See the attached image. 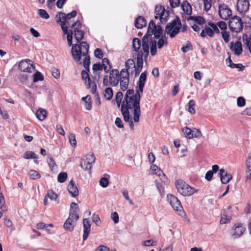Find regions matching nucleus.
<instances>
[{
  "label": "nucleus",
  "mask_w": 251,
  "mask_h": 251,
  "mask_svg": "<svg viewBox=\"0 0 251 251\" xmlns=\"http://www.w3.org/2000/svg\"><path fill=\"white\" fill-rule=\"evenodd\" d=\"M230 48L231 50L234 52V53L236 55H239L242 52L243 49L242 47V44L239 41H237L235 44L231 42L230 43Z\"/></svg>",
  "instance_id": "6ab92c4d"
},
{
  "label": "nucleus",
  "mask_w": 251,
  "mask_h": 251,
  "mask_svg": "<svg viewBox=\"0 0 251 251\" xmlns=\"http://www.w3.org/2000/svg\"><path fill=\"white\" fill-rule=\"evenodd\" d=\"M151 170L152 171L153 173L157 175L158 176H164L163 171L161 169H159V168L155 165L153 164L151 165Z\"/></svg>",
  "instance_id": "2f4dec72"
},
{
  "label": "nucleus",
  "mask_w": 251,
  "mask_h": 251,
  "mask_svg": "<svg viewBox=\"0 0 251 251\" xmlns=\"http://www.w3.org/2000/svg\"><path fill=\"white\" fill-rule=\"evenodd\" d=\"M57 23L59 24L61 26L62 25H65L67 22V18L66 14L62 12H59L56 15Z\"/></svg>",
  "instance_id": "b1692460"
},
{
  "label": "nucleus",
  "mask_w": 251,
  "mask_h": 251,
  "mask_svg": "<svg viewBox=\"0 0 251 251\" xmlns=\"http://www.w3.org/2000/svg\"><path fill=\"white\" fill-rule=\"evenodd\" d=\"M220 176L221 182L224 184H226L232 179V176L228 174L224 169L220 170Z\"/></svg>",
  "instance_id": "a211bd4d"
},
{
  "label": "nucleus",
  "mask_w": 251,
  "mask_h": 251,
  "mask_svg": "<svg viewBox=\"0 0 251 251\" xmlns=\"http://www.w3.org/2000/svg\"><path fill=\"white\" fill-rule=\"evenodd\" d=\"M24 158L26 159H35L37 158V155L32 151H27L24 154Z\"/></svg>",
  "instance_id": "ea45409f"
},
{
  "label": "nucleus",
  "mask_w": 251,
  "mask_h": 251,
  "mask_svg": "<svg viewBox=\"0 0 251 251\" xmlns=\"http://www.w3.org/2000/svg\"><path fill=\"white\" fill-rule=\"evenodd\" d=\"M84 160L92 165L95 161L96 158L94 154H89L86 156V159Z\"/></svg>",
  "instance_id": "603ef678"
},
{
  "label": "nucleus",
  "mask_w": 251,
  "mask_h": 251,
  "mask_svg": "<svg viewBox=\"0 0 251 251\" xmlns=\"http://www.w3.org/2000/svg\"><path fill=\"white\" fill-rule=\"evenodd\" d=\"M123 98V94L121 92H118L116 95V101L118 107L120 106L122 102V100Z\"/></svg>",
  "instance_id": "de8ad7c7"
},
{
  "label": "nucleus",
  "mask_w": 251,
  "mask_h": 251,
  "mask_svg": "<svg viewBox=\"0 0 251 251\" xmlns=\"http://www.w3.org/2000/svg\"><path fill=\"white\" fill-rule=\"evenodd\" d=\"M109 184V180L107 178L102 177L100 181V185L103 188L106 187Z\"/></svg>",
  "instance_id": "4d7b16f0"
},
{
  "label": "nucleus",
  "mask_w": 251,
  "mask_h": 251,
  "mask_svg": "<svg viewBox=\"0 0 251 251\" xmlns=\"http://www.w3.org/2000/svg\"><path fill=\"white\" fill-rule=\"evenodd\" d=\"M141 93L137 90L135 92L133 89L127 90L121 105V111L124 121L128 123L131 129H134V124L130 117L129 109H133V120L134 122H138L141 115Z\"/></svg>",
  "instance_id": "f257e3e1"
},
{
  "label": "nucleus",
  "mask_w": 251,
  "mask_h": 251,
  "mask_svg": "<svg viewBox=\"0 0 251 251\" xmlns=\"http://www.w3.org/2000/svg\"><path fill=\"white\" fill-rule=\"evenodd\" d=\"M219 14L221 19L226 20L232 15V11L226 4H222L219 6Z\"/></svg>",
  "instance_id": "ddd939ff"
},
{
  "label": "nucleus",
  "mask_w": 251,
  "mask_h": 251,
  "mask_svg": "<svg viewBox=\"0 0 251 251\" xmlns=\"http://www.w3.org/2000/svg\"><path fill=\"white\" fill-rule=\"evenodd\" d=\"M113 90L111 88L108 87L104 90V97L108 100H110L113 97Z\"/></svg>",
  "instance_id": "e433bc0d"
},
{
  "label": "nucleus",
  "mask_w": 251,
  "mask_h": 251,
  "mask_svg": "<svg viewBox=\"0 0 251 251\" xmlns=\"http://www.w3.org/2000/svg\"><path fill=\"white\" fill-rule=\"evenodd\" d=\"M243 41L244 44L247 46V47L249 48L251 47V34L250 36H248L247 34H244L243 35Z\"/></svg>",
  "instance_id": "72a5a7b5"
},
{
  "label": "nucleus",
  "mask_w": 251,
  "mask_h": 251,
  "mask_svg": "<svg viewBox=\"0 0 251 251\" xmlns=\"http://www.w3.org/2000/svg\"><path fill=\"white\" fill-rule=\"evenodd\" d=\"M82 25L79 21L73 23L72 25V27L74 28V37L77 43L83 38L85 32L83 30L81 29Z\"/></svg>",
  "instance_id": "6e6552de"
},
{
  "label": "nucleus",
  "mask_w": 251,
  "mask_h": 251,
  "mask_svg": "<svg viewBox=\"0 0 251 251\" xmlns=\"http://www.w3.org/2000/svg\"><path fill=\"white\" fill-rule=\"evenodd\" d=\"M30 178L32 179H38L41 177L40 174L36 171L30 170L29 172Z\"/></svg>",
  "instance_id": "c03bdc74"
},
{
  "label": "nucleus",
  "mask_w": 251,
  "mask_h": 251,
  "mask_svg": "<svg viewBox=\"0 0 251 251\" xmlns=\"http://www.w3.org/2000/svg\"><path fill=\"white\" fill-rule=\"evenodd\" d=\"M167 201L174 210L181 211L183 207L179 200L172 194H168L167 196Z\"/></svg>",
  "instance_id": "9b49d317"
},
{
  "label": "nucleus",
  "mask_w": 251,
  "mask_h": 251,
  "mask_svg": "<svg viewBox=\"0 0 251 251\" xmlns=\"http://www.w3.org/2000/svg\"><path fill=\"white\" fill-rule=\"evenodd\" d=\"M195 105V102L193 100H190L188 103V110L191 114H193L195 113V109L194 106Z\"/></svg>",
  "instance_id": "a19ab883"
},
{
  "label": "nucleus",
  "mask_w": 251,
  "mask_h": 251,
  "mask_svg": "<svg viewBox=\"0 0 251 251\" xmlns=\"http://www.w3.org/2000/svg\"><path fill=\"white\" fill-rule=\"evenodd\" d=\"M19 68L22 72L31 73L35 69V67L32 61L26 59L20 62Z\"/></svg>",
  "instance_id": "9d476101"
},
{
  "label": "nucleus",
  "mask_w": 251,
  "mask_h": 251,
  "mask_svg": "<svg viewBox=\"0 0 251 251\" xmlns=\"http://www.w3.org/2000/svg\"><path fill=\"white\" fill-rule=\"evenodd\" d=\"M81 77L82 80L85 81L89 88L91 87V91L93 93H95L97 90V85L95 82L92 83L88 71L82 70L81 73Z\"/></svg>",
  "instance_id": "4468645a"
},
{
  "label": "nucleus",
  "mask_w": 251,
  "mask_h": 251,
  "mask_svg": "<svg viewBox=\"0 0 251 251\" xmlns=\"http://www.w3.org/2000/svg\"><path fill=\"white\" fill-rule=\"evenodd\" d=\"M132 46L135 51H138L141 47L140 40L137 38H134L132 41Z\"/></svg>",
  "instance_id": "4c0bfd02"
},
{
  "label": "nucleus",
  "mask_w": 251,
  "mask_h": 251,
  "mask_svg": "<svg viewBox=\"0 0 251 251\" xmlns=\"http://www.w3.org/2000/svg\"><path fill=\"white\" fill-rule=\"evenodd\" d=\"M84 56L85 57L83 59V66L88 72H89V67L90 64V57L87 54Z\"/></svg>",
  "instance_id": "a18cd8bd"
},
{
  "label": "nucleus",
  "mask_w": 251,
  "mask_h": 251,
  "mask_svg": "<svg viewBox=\"0 0 251 251\" xmlns=\"http://www.w3.org/2000/svg\"><path fill=\"white\" fill-rule=\"evenodd\" d=\"M48 161L50 169L51 171H53L54 167L56 166L53 157L51 156H49Z\"/></svg>",
  "instance_id": "6e6d98bb"
},
{
  "label": "nucleus",
  "mask_w": 251,
  "mask_h": 251,
  "mask_svg": "<svg viewBox=\"0 0 251 251\" xmlns=\"http://www.w3.org/2000/svg\"><path fill=\"white\" fill-rule=\"evenodd\" d=\"M81 166L84 169L89 171H91L92 167V165L89 163L87 162L84 159L82 161Z\"/></svg>",
  "instance_id": "3c124183"
},
{
  "label": "nucleus",
  "mask_w": 251,
  "mask_h": 251,
  "mask_svg": "<svg viewBox=\"0 0 251 251\" xmlns=\"http://www.w3.org/2000/svg\"><path fill=\"white\" fill-rule=\"evenodd\" d=\"M143 62H140V61H136V65H135V67H134L135 76H137L140 74L143 68Z\"/></svg>",
  "instance_id": "473e14b6"
},
{
  "label": "nucleus",
  "mask_w": 251,
  "mask_h": 251,
  "mask_svg": "<svg viewBox=\"0 0 251 251\" xmlns=\"http://www.w3.org/2000/svg\"><path fill=\"white\" fill-rule=\"evenodd\" d=\"M236 7L240 14H244L249 9V2L248 0H238Z\"/></svg>",
  "instance_id": "2eb2a0df"
},
{
  "label": "nucleus",
  "mask_w": 251,
  "mask_h": 251,
  "mask_svg": "<svg viewBox=\"0 0 251 251\" xmlns=\"http://www.w3.org/2000/svg\"><path fill=\"white\" fill-rule=\"evenodd\" d=\"M79 210L78 205L75 202H72L70 205L69 214H74L75 216H79L77 212Z\"/></svg>",
  "instance_id": "cd10ccee"
},
{
  "label": "nucleus",
  "mask_w": 251,
  "mask_h": 251,
  "mask_svg": "<svg viewBox=\"0 0 251 251\" xmlns=\"http://www.w3.org/2000/svg\"><path fill=\"white\" fill-rule=\"evenodd\" d=\"M158 39L157 43L156 42V46H157L158 49H161L164 46H167L168 39L167 37L165 36V33Z\"/></svg>",
  "instance_id": "a878e982"
},
{
  "label": "nucleus",
  "mask_w": 251,
  "mask_h": 251,
  "mask_svg": "<svg viewBox=\"0 0 251 251\" xmlns=\"http://www.w3.org/2000/svg\"><path fill=\"white\" fill-rule=\"evenodd\" d=\"M91 225L90 221L88 218L83 219V239L84 241L87 240L89 234L90 232Z\"/></svg>",
  "instance_id": "f3484780"
},
{
  "label": "nucleus",
  "mask_w": 251,
  "mask_h": 251,
  "mask_svg": "<svg viewBox=\"0 0 251 251\" xmlns=\"http://www.w3.org/2000/svg\"><path fill=\"white\" fill-rule=\"evenodd\" d=\"M182 131L185 134V137H187V138L191 139L193 137H194L193 130H191L188 127L186 126L184 128H183L182 129Z\"/></svg>",
  "instance_id": "f704fd0d"
},
{
  "label": "nucleus",
  "mask_w": 251,
  "mask_h": 251,
  "mask_svg": "<svg viewBox=\"0 0 251 251\" xmlns=\"http://www.w3.org/2000/svg\"><path fill=\"white\" fill-rule=\"evenodd\" d=\"M79 216H75L74 214H69V216L64 224L63 226L66 230L72 231L74 230Z\"/></svg>",
  "instance_id": "f8f14e48"
},
{
  "label": "nucleus",
  "mask_w": 251,
  "mask_h": 251,
  "mask_svg": "<svg viewBox=\"0 0 251 251\" xmlns=\"http://www.w3.org/2000/svg\"><path fill=\"white\" fill-rule=\"evenodd\" d=\"M192 50H193V46L190 42H188L185 46H183L181 48V50L184 53L187 52V51Z\"/></svg>",
  "instance_id": "5fc2aeb1"
},
{
  "label": "nucleus",
  "mask_w": 251,
  "mask_h": 251,
  "mask_svg": "<svg viewBox=\"0 0 251 251\" xmlns=\"http://www.w3.org/2000/svg\"><path fill=\"white\" fill-rule=\"evenodd\" d=\"M176 187L178 192L184 196H189L195 193V189L187 184L182 179H178L175 182Z\"/></svg>",
  "instance_id": "423d86ee"
},
{
  "label": "nucleus",
  "mask_w": 251,
  "mask_h": 251,
  "mask_svg": "<svg viewBox=\"0 0 251 251\" xmlns=\"http://www.w3.org/2000/svg\"><path fill=\"white\" fill-rule=\"evenodd\" d=\"M109 79L110 80V85L113 87L117 86L120 82L122 91H125L128 88L129 73L125 69H122L120 72L117 69L111 70L110 72Z\"/></svg>",
  "instance_id": "7ed1b4c3"
},
{
  "label": "nucleus",
  "mask_w": 251,
  "mask_h": 251,
  "mask_svg": "<svg viewBox=\"0 0 251 251\" xmlns=\"http://www.w3.org/2000/svg\"><path fill=\"white\" fill-rule=\"evenodd\" d=\"M228 26L231 31L238 33L243 29V22L240 17L234 16L230 19Z\"/></svg>",
  "instance_id": "0eeeda50"
},
{
  "label": "nucleus",
  "mask_w": 251,
  "mask_h": 251,
  "mask_svg": "<svg viewBox=\"0 0 251 251\" xmlns=\"http://www.w3.org/2000/svg\"><path fill=\"white\" fill-rule=\"evenodd\" d=\"M231 217L230 216L223 215L220 220V223L221 225L228 223L230 222Z\"/></svg>",
  "instance_id": "09e8293b"
},
{
  "label": "nucleus",
  "mask_w": 251,
  "mask_h": 251,
  "mask_svg": "<svg viewBox=\"0 0 251 251\" xmlns=\"http://www.w3.org/2000/svg\"><path fill=\"white\" fill-rule=\"evenodd\" d=\"M92 221L97 226H100V225L101 223V221H100V218L99 217V216L98 214H96V213H94L93 215Z\"/></svg>",
  "instance_id": "052dcab7"
},
{
  "label": "nucleus",
  "mask_w": 251,
  "mask_h": 251,
  "mask_svg": "<svg viewBox=\"0 0 251 251\" xmlns=\"http://www.w3.org/2000/svg\"><path fill=\"white\" fill-rule=\"evenodd\" d=\"M204 9L207 11L211 7V0H203Z\"/></svg>",
  "instance_id": "e2e57ef3"
},
{
  "label": "nucleus",
  "mask_w": 251,
  "mask_h": 251,
  "mask_svg": "<svg viewBox=\"0 0 251 251\" xmlns=\"http://www.w3.org/2000/svg\"><path fill=\"white\" fill-rule=\"evenodd\" d=\"M44 79V76L39 72H37L34 75H33V81L34 82H37L38 81H41L43 80Z\"/></svg>",
  "instance_id": "8fccbe9b"
},
{
  "label": "nucleus",
  "mask_w": 251,
  "mask_h": 251,
  "mask_svg": "<svg viewBox=\"0 0 251 251\" xmlns=\"http://www.w3.org/2000/svg\"><path fill=\"white\" fill-rule=\"evenodd\" d=\"M168 12L165 10L160 16H158V19L162 24L165 23L168 21Z\"/></svg>",
  "instance_id": "c9c22d12"
},
{
  "label": "nucleus",
  "mask_w": 251,
  "mask_h": 251,
  "mask_svg": "<svg viewBox=\"0 0 251 251\" xmlns=\"http://www.w3.org/2000/svg\"><path fill=\"white\" fill-rule=\"evenodd\" d=\"M157 244V243L156 241H153L152 240H148L146 241H145L143 242V245L145 246L149 247V246H155Z\"/></svg>",
  "instance_id": "69168bd1"
},
{
  "label": "nucleus",
  "mask_w": 251,
  "mask_h": 251,
  "mask_svg": "<svg viewBox=\"0 0 251 251\" xmlns=\"http://www.w3.org/2000/svg\"><path fill=\"white\" fill-rule=\"evenodd\" d=\"M135 62L133 59H128L126 62L125 64L126 66V70L129 73L128 71L131 69L134 68L135 67Z\"/></svg>",
  "instance_id": "58836bf2"
},
{
  "label": "nucleus",
  "mask_w": 251,
  "mask_h": 251,
  "mask_svg": "<svg viewBox=\"0 0 251 251\" xmlns=\"http://www.w3.org/2000/svg\"><path fill=\"white\" fill-rule=\"evenodd\" d=\"M181 7L183 12L187 15H190L192 13V8L190 4L184 1L181 4Z\"/></svg>",
  "instance_id": "393cba45"
},
{
  "label": "nucleus",
  "mask_w": 251,
  "mask_h": 251,
  "mask_svg": "<svg viewBox=\"0 0 251 251\" xmlns=\"http://www.w3.org/2000/svg\"><path fill=\"white\" fill-rule=\"evenodd\" d=\"M156 26L153 21H151L147 33L142 38V49L145 53V58L147 57L149 54V46H150L151 55L154 56L156 54V41L153 40L152 37L153 29L156 28Z\"/></svg>",
  "instance_id": "f03ea898"
},
{
  "label": "nucleus",
  "mask_w": 251,
  "mask_h": 251,
  "mask_svg": "<svg viewBox=\"0 0 251 251\" xmlns=\"http://www.w3.org/2000/svg\"><path fill=\"white\" fill-rule=\"evenodd\" d=\"M73 31L72 30H70V32H69L68 34H67V39L68 41V44L69 46H72L74 45H73Z\"/></svg>",
  "instance_id": "864d4df0"
},
{
  "label": "nucleus",
  "mask_w": 251,
  "mask_h": 251,
  "mask_svg": "<svg viewBox=\"0 0 251 251\" xmlns=\"http://www.w3.org/2000/svg\"><path fill=\"white\" fill-rule=\"evenodd\" d=\"M231 65L232 66H231V68H237L238 69V71H242L245 69V66L241 63L235 64L233 63V64H232Z\"/></svg>",
  "instance_id": "0e129e2a"
},
{
  "label": "nucleus",
  "mask_w": 251,
  "mask_h": 251,
  "mask_svg": "<svg viewBox=\"0 0 251 251\" xmlns=\"http://www.w3.org/2000/svg\"><path fill=\"white\" fill-rule=\"evenodd\" d=\"M38 14L41 18L44 19H48L50 18L49 14L47 11L43 9H40L38 11Z\"/></svg>",
  "instance_id": "49530a36"
},
{
  "label": "nucleus",
  "mask_w": 251,
  "mask_h": 251,
  "mask_svg": "<svg viewBox=\"0 0 251 251\" xmlns=\"http://www.w3.org/2000/svg\"><path fill=\"white\" fill-rule=\"evenodd\" d=\"M222 38L224 39V41L226 43H228L229 41V33L226 31H222L221 32Z\"/></svg>",
  "instance_id": "774afa93"
},
{
  "label": "nucleus",
  "mask_w": 251,
  "mask_h": 251,
  "mask_svg": "<svg viewBox=\"0 0 251 251\" xmlns=\"http://www.w3.org/2000/svg\"><path fill=\"white\" fill-rule=\"evenodd\" d=\"M69 141L71 145L73 147H75L76 146V141L75 139V137L74 134H71L69 136Z\"/></svg>",
  "instance_id": "338daca9"
},
{
  "label": "nucleus",
  "mask_w": 251,
  "mask_h": 251,
  "mask_svg": "<svg viewBox=\"0 0 251 251\" xmlns=\"http://www.w3.org/2000/svg\"><path fill=\"white\" fill-rule=\"evenodd\" d=\"M95 56L98 58L101 59L103 57V52L100 48H97L94 51Z\"/></svg>",
  "instance_id": "680f3d73"
},
{
  "label": "nucleus",
  "mask_w": 251,
  "mask_h": 251,
  "mask_svg": "<svg viewBox=\"0 0 251 251\" xmlns=\"http://www.w3.org/2000/svg\"><path fill=\"white\" fill-rule=\"evenodd\" d=\"M188 20H192L200 25H202L205 23V19L201 16H190Z\"/></svg>",
  "instance_id": "c756f323"
},
{
  "label": "nucleus",
  "mask_w": 251,
  "mask_h": 251,
  "mask_svg": "<svg viewBox=\"0 0 251 251\" xmlns=\"http://www.w3.org/2000/svg\"><path fill=\"white\" fill-rule=\"evenodd\" d=\"M208 25L212 28V30H213V35H214V33H219L220 30L217 24H214L211 22H208Z\"/></svg>",
  "instance_id": "bf43d9fd"
},
{
  "label": "nucleus",
  "mask_w": 251,
  "mask_h": 251,
  "mask_svg": "<svg viewBox=\"0 0 251 251\" xmlns=\"http://www.w3.org/2000/svg\"><path fill=\"white\" fill-rule=\"evenodd\" d=\"M162 34L163 30L160 25L156 26V28L153 29V34L155 38H159L163 35Z\"/></svg>",
  "instance_id": "7c9ffc66"
},
{
  "label": "nucleus",
  "mask_w": 251,
  "mask_h": 251,
  "mask_svg": "<svg viewBox=\"0 0 251 251\" xmlns=\"http://www.w3.org/2000/svg\"><path fill=\"white\" fill-rule=\"evenodd\" d=\"M147 71L142 73L137 81V86L136 87V90L143 93L144 86L147 79Z\"/></svg>",
  "instance_id": "dca6fc26"
},
{
  "label": "nucleus",
  "mask_w": 251,
  "mask_h": 251,
  "mask_svg": "<svg viewBox=\"0 0 251 251\" xmlns=\"http://www.w3.org/2000/svg\"><path fill=\"white\" fill-rule=\"evenodd\" d=\"M246 104L245 99L242 97H239L237 100V104L239 107H243Z\"/></svg>",
  "instance_id": "13d9d810"
},
{
  "label": "nucleus",
  "mask_w": 251,
  "mask_h": 251,
  "mask_svg": "<svg viewBox=\"0 0 251 251\" xmlns=\"http://www.w3.org/2000/svg\"><path fill=\"white\" fill-rule=\"evenodd\" d=\"M89 45L86 42H82L79 45H74L72 48V54L74 60L79 61L81 56L88 54Z\"/></svg>",
  "instance_id": "20e7f679"
},
{
  "label": "nucleus",
  "mask_w": 251,
  "mask_h": 251,
  "mask_svg": "<svg viewBox=\"0 0 251 251\" xmlns=\"http://www.w3.org/2000/svg\"><path fill=\"white\" fill-rule=\"evenodd\" d=\"M165 10L162 6H156L155 8V18L156 19H158V16H160Z\"/></svg>",
  "instance_id": "79ce46f5"
},
{
  "label": "nucleus",
  "mask_w": 251,
  "mask_h": 251,
  "mask_svg": "<svg viewBox=\"0 0 251 251\" xmlns=\"http://www.w3.org/2000/svg\"><path fill=\"white\" fill-rule=\"evenodd\" d=\"M146 20L141 16H138L135 21V26L137 28H142L146 25Z\"/></svg>",
  "instance_id": "4be33fe9"
},
{
  "label": "nucleus",
  "mask_w": 251,
  "mask_h": 251,
  "mask_svg": "<svg viewBox=\"0 0 251 251\" xmlns=\"http://www.w3.org/2000/svg\"><path fill=\"white\" fill-rule=\"evenodd\" d=\"M67 178V174L65 172L59 173L57 176V180L60 183L64 182Z\"/></svg>",
  "instance_id": "37998d69"
},
{
  "label": "nucleus",
  "mask_w": 251,
  "mask_h": 251,
  "mask_svg": "<svg viewBox=\"0 0 251 251\" xmlns=\"http://www.w3.org/2000/svg\"><path fill=\"white\" fill-rule=\"evenodd\" d=\"M85 102V107L87 110H90L92 108V102L91 97L89 95H87L85 97H82L81 99Z\"/></svg>",
  "instance_id": "c85d7f7f"
},
{
  "label": "nucleus",
  "mask_w": 251,
  "mask_h": 251,
  "mask_svg": "<svg viewBox=\"0 0 251 251\" xmlns=\"http://www.w3.org/2000/svg\"><path fill=\"white\" fill-rule=\"evenodd\" d=\"M37 118L41 121L44 120L47 115V112L43 109H38L36 113Z\"/></svg>",
  "instance_id": "bb28decb"
},
{
  "label": "nucleus",
  "mask_w": 251,
  "mask_h": 251,
  "mask_svg": "<svg viewBox=\"0 0 251 251\" xmlns=\"http://www.w3.org/2000/svg\"><path fill=\"white\" fill-rule=\"evenodd\" d=\"M181 27V21L179 18L176 17L172 21L167 24L165 33L168 34L170 38H173L179 32Z\"/></svg>",
  "instance_id": "39448f33"
},
{
  "label": "nucleus",
  "mask_w": 251,
  "mask_h": 251,
  "mask_svg": "<svg viewBox=\"0 0 251 251\" xmlns=\"http://www.w3.org/2000/svg\"><path fill=\"white\" fill-rule=\"evenodd\" d=\"M246 230V228L241 223L235 224L232 227L231 236L233 239H236L240 238L244 234Z\"/></svg>",
  "instance_id": "1a4fd4ad"
},
{
  "label": "nucleus",
  "mask_w": 251,
  "mask_h": 251,
  "mask_svg": "<svg viewBox=\"0 0 251 251\" xmlns=\"http://www.w3.org/2000/svg\"><path fill=\"white\" fill-rule=\"evenodd\" d=\"M251 177V153L249 154L248 157L246 160V180H250Z\"/></svg>",
  "instance_id": "412c9836"
},
{
  "label": "nucleus",
  "mask_w": 251,
  "mask_h": 251,
  "mask_svg": "<svg viewBox=\"0 0 251 251\" xmlns=\"http://www.w3.org/2000/svg\"><path fill=\"white\" fill-rule=\"evenodd\" d=\"M206 35L210 37H213V30H212V28L211 26L205 25L204 29L201 31L200 34L202 37H205Z\"/></svg>",
  "instance_id": "5701e85b"
},
{
  "label": "nucleus",
  "mask_w": 251,
  "mask_h": 251,
  "mask_svg": "<svg viewBox=\"0 0 251 251\" xmlns=\"http://www.w3.org/2000/svg\"><path fill=\"white\" fill-rule=\"evenodd\" d=\"M68 190L73 197H75L78 195V190L73 180L70 181L68 185Z\"/></svg>",
  "instance_id": "aec40b11"
}]
</instances>
